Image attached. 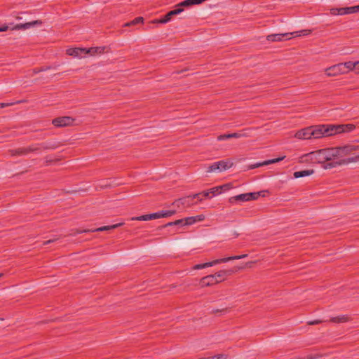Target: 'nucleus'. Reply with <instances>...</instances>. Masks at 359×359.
<instances>
[{
  "label": "nucleus",
  "instance_id": "obj_1",
  "mask_svg": "<svg viewBox=\"0 0 359 359\" xmlns=\"http://www.w3.org/2000/svg\"><path fill=\"white\" fill-rule=\"evenodd\" d=\"M355 129L352 124H319L299 128L294 137L298 140H310L335 136Z\"/></svg>",
  "mask_w": 359,
  "mask_h": 359
},
{
  "label": "nucleus",
  "instance_id": "obj_2",
  "mask_svg": "<svg viewBox=\"0 0 359 359\" xmlns=\"http://www.w3.org/2000/svg\"><path fill=\"white\" fill-rule=\"evenodd\" d=\"M359 150V145L354 144H344L332 147V166L346 165L354 163L353 155Z\"/></svg>",
  "mask_w": 359,
  "mask_h": 359
},
{
  "label": "nucleus",
  "instance_id": "obj_3",
  "mask_svg": "<svg viewBox=\"0 0 359 359\" xmlns=\"http://www.w3.org/2000/svg\"><path fill=\"white\" fill-rule=\"evenodd\" d=\"M233 189V184L231 182L226 183L222 185L216 186L212 187L208 190H205L201 193L196 194L191 196L194 199H197L199 201L203 200V198H210L222 194L231 189Z\"/></svg>",
  "mask_w": 359,
  "mask_h": 359
},
{
  "label": "nucleus",
  "instance_id": "obj_4",
  "mask_svg": "<svg viewBox=\"0 0 359 359\" xmlns=\"http://www.w3.org/2000/svg\"><path fill=\"white\" fill-rule=\"evenodd\" d=\"M234 165V161L232 158L213 162L205 167V172L208 174L214 172H222L231 169Z\"/></svg>",
  "mask_w": 359,
  "mask_h": 359
},
{
  "label": "nucleus",
  "instance_id": "obj_5",
  "mask_svg": "<svg viewBox=\"0 0 359 359\" xmlns=\"http://www.w3.org/2000/svg\"><path fill=\"white\" fill-rule=\"evenodd\" d=\"M311 29H304L299 32L283 34H271L266 36V40L269 42H280L284 39H290L292 37L304 36L311 34Z\"/></svg>",
  "mask_w": 359,
  "mask_h": 359
},
{
  "label": "nucleus",
  "instance_id": "obj_6",
  "mask_svg": "<svg viewBox=\"0 0 359 359\" xmlns=\"http://www.w3.org/2000/svg\"><path fill=\"white\" fill-rule=\"evenodd\" d=\"M318 154L319 164L325 169L334 168L332 166V147L317 149Z\"/></svg>",
  "mask_w": 359,
  "mask_h": 359
},
{
  "label": "nucleus",
  "instance_id": "obj_7",
  "mask_svg": "<svg viewBox=\"0 0 359 359\" xmlns=\"http://www.w3.org/2000/svg\"><path fill=\"white\" fill-rule=\"evenodd\" d=\"M205 219V216L203 214H200L196 216H191L180 219H177L174 222L168 223L166 226H180L182 228H186L187 226L194 225L197 222H203Z\"/></svg>",
  "mask_w": 359,
  "mask_h": 359
},
{
  "label": "nucleus",
  "instance_id": "obj_8",
  "mask_svg": "<svg viewBox=\"0 0 359 359\" xmlns=\"http://www.w3.org/2000/svg\"><path fill=\"white\" fill-rule=\"evenodd\" d=\"M269 195V191L263 190L258 192L245 193L235 196L231 198L232 202H248L257 200L259 198L266 197Z\"/></svg>",
  "mask_w": 359,
  "mask_h": 359
},
{
  "label": "nucleus",
  "instance_id": "obj_9",
  "mask_svg": "<svg viewBox=\"0 0 359 359\" xmlns=\"http://www.w3.org/2000/svg\"><path fill=\"white\" fill-rule=\"evenodd\" d=\"M247 256L248 255L246 254H243V255H237V256H232V257H228L222 258V259H214L211 262L196 264V265L193 266L192 269L194 271L200 270V269H205L208 267H211V266H213L215 265H217V264H219L221 263L227 262H229L231 260L244 259V258L247 257Z\"/></svg>",
  "mask_w": 359,
  "mask_h": 359
},
{
  "label": "nucleus",
  "instance_id": "obj_10",
  "mask_svg": "<svg viewBox=\"0 0 359 359\" xmlns=\"http://www.w3.org/2000/svg\"><path fill=\"white\" fill-rule=\"evenodd\" d=\"M323 72L328 78H333L346 74L348 73L346 67V62L327 67L324 69Z\"/></svg>",
  "mask_w": 359,
  "mask_h": 359
},
{
  "label": "nucleus",
  "instance_id": "obj_11",
  "mask_svg": "<svg viewBox=\"0 0 359 359\" xmlns=\"http://www.w3.org/2000/svg\"><path fill=\"white\" fill-rule=\"evenodd\" d=\"M176 213L175 210H163L158 212H155L152 214L144 215L142 216L133 217V220L137 221H149L154 220L160 218H166L170 217L174 215Z\"/></svg>",
  "mask_w": 359,
  "mask_h": 359
},
{
  "label": "nucleus",
  "instance_id": "obj_12",
  "mask_svg": "<svg viewBox=\"0 0 359 359\" xmlns=\"http://www.w3.org/2000/svg\"><path fill=\"white\" fill-rule=\"evenodd\" d=\"M359 13V5L349 7H332L330 14L332 16L346 15Z\"/></svg>",
  "mask_w": 359,
  "mask_h": 359
},
{
  "label": "nucleus",
  "instance_id": "obj_13",
  "mask_svg": "<svg viewBox=\"0 0 359 359\" xmlns=\"http://www.w3.org/2000/svg\"><path fill=\"white\" fill-rule=\"evenodd\" d=\"M298 163L300 164H319L318 151H312L298 157Z\"/></svg>",
  "mask_w": 359,
  "mask_h": 359
},
{
  "label": "nucleus",
  "instance_id": "obj_14",
  "mask_svg": "<svg viewBox=\"0 0 359 359\" xmlns=\"http://www.w3.org/2000/svg\"><path fill=\"white\" fill-rule=\"evenodd\" d=\"M41 25V22L40 20H34L26 23L17 24L13 28H11V30L27 29ZM8 29H10V28L7 25L0 26V32H6Z\"/></svg>",
  "mask_w": 359,
  "mask_h": 359
},
{
  "label": "nucleus",
  "instance_id": "obj_15",
  "mask_svg": "<svg viewBox=\"0 0 359 359\" xmlns=\"http://www.w3.org/2000/svg\"><path fill=\"white\" fill-rule=\"evenodd\" d=\"M76 119L72 116H61L54 118L52 123L57 127H65L74 126Z\"/></svg>",
  "mask_w": 359,
  "mask_h": 359
},
{
  "label": "nucleus",
  "instance_id": "obj_16",
  "mask_svg": "<svg viewBox=\"0 0 359 359\" xmlns=\"http://www.w3.org/2000/svg\"><path fill=\"white\" fill-rule=\"evenodd\" d=\"M65 53L69 56L81 58L85 57V48L70 47L66 49Z\"/></svg>",
  "mask_w": 359,
  "mask_h": 359
},
{
  "label": "nucleus",
  "instance_id": "obj_17",
  "mask_svg": "<svg viewBox=\"0 0 359 359\" xmlns=\"http://www.w3.org/2000/svg\"><path fill=\"white\" fill-rule=\"evenodd\" d=\"M106 52V48L104 46H95L90 48H85V56H96L102 55Z\"/></svg>",
  "mask_w": 359,
  "mask_h": 359
},
{
  "label": "nucleus",
  "instance_id": "obj_18",
  "mask_svg": "<svg viewBox=\"0 0 359 359\" xmlns=\"http://www.w3.org/2000/svg\"><path fill=\"white\" fill-rule=\"evenodd\" d=\"M346 67L347 72H355L359 73V60L356 61H346Z\"/></svg>",
  "mask_w": 359,
  "mask_h": 359
},
{
  "label": "nucleus",
  "instance_id": "obj_19",
  "mask_svg": "<svg viewBox=\"0 0 359 359\" xmlns=\"http://www.w3.org/2000/svg\"><path fill=\"white\" fill-rule=\"evenodd\" d=\"M200 284L203 287H206L215 285L217 283L212 275H208L201 279Z\"/></svg>",
  "mask_w": 359,
  "mask_h": 359
},
{
  "label": "nucleus",
  "instance_id": "obj_20",
  "mask_svg": "<svg viewBox=\"0 0 359 359\" xmlns=\"http://www.w3.org/2000/svg\"><path fill=\"white\" fill-rule=\"evenodd\" d=\"M313 174V170H304L301 171H296L293 173L294 178L298 179L301 177H306Z\"/></svg>",
  "mask_w": 359,
  "mask_h": 359
},
{
  "label": "nucleus",
  "instance_id": "obj_21",
  "mask_svg": "<svg viewBox=\"0 0 359 359\" xmlns=\"http://www.w3.org/2000/svg\"><path fill=\"white\" fill-rule=\"evenodd\" d=\"M173 16V14L172 13L171 11L167 13L165 15H164L161 19H156L153 20L152 23H158V24H165L168 22H170L172 19V17Z\"/></svg>",
  "mask_w": 359,
  "mask_h": 359
},
{
  "label": "nucleus",
  "instance_id": "obj_22",
  "mask_svg": "<svg viewBox=\"0 0 359 359\" xmlns=\"http://www.w3.org/2000/svg\"><path fill=\"white\" fill-rule=\"evenodd\" d=\"M285 158V156H283L281 157H278L276 158L267 160L262 163H258L257 165H255L254 168H257L259 166H264V165H268L273 164V163H278V162L283 161Z\"/></svg>",
  "mask_w": 359,
  "mask_h": 359
},
{
  "label": "nucleus",
  "instance_id": "obj_23",
  "mask_svg": "<svg viewBox=\"0 0 359 359\" xmlns=\"http://www.w3.org/2000/svg\"><path fill=\"white\" fill-rule=\"evenodd\" d=\"M332 322L336 323H345L351 320V318L348 315H341L332 318Z\"/></svg>",
  "mask_w": 359,
  "mask_h": 359
},
{
  "label": "nucleus",
  "instance_id": "obj_24",
  "mask_svg": "<svg viewBox=\"0 0 359 359\" xmlns=\"http://www.w3.org/2000/svg\"><path fill=\"white\" fill-rule=\"evenodd\" d=\"M213 277L215 278L216 283H220L225 279L226 276V271L224 270L219 271L215 274H212Z\"/></svg>",
  "mask_w": 359,
  "mask_h": 359
},
{
  "label": "nucleus",
  "instance_id": "obj_25",
  "mask_svg": "<svg viewBox=\"0 0 359 359\" xmlns=\"http://www.w3.org/2000/svg\"><path fill=\"white\" fill-rule=\"evenodd\" d=\"M144 20L142 17H137V18H135L134 20H133L132 21L129 22H127L125 26L126 27H128V26H134V25H138V24H144Z\"/></svg>",
  "mask_w": 359,
  "mask_h": 359
},
{
  "label": "nucleus",
  "instance_id": "obj_26",
  "mask_svg": "<svg viewBox=\"0 0 359 359\" xmlns=\"http://www.w3.org/2000/svg\"><path fill=\"white\" fill-rule=\"evenodd\" d=\"M121 225H122V224H114V225H111V226H104L97 229L96 231H109L111 229H116Z\"/></svg>",
  "mask_w": 359,
  "mask_h": 359
},
{
  "label": "nucleus",
  "instance_id": "obj_27",
  "mask_svg": "<svg viewBox=\"0 0 359 359\" xmlns=\"http://www.w3.org/2000/svg\"><path fill=\"white\" fill-rule=\"evenodd\" d=\"M256 264L255 261H250L245 263L243 268H252Z\"/></svg>",
  "mask_w": 359,
  "mask_h": 359
},
{
  "label": "nucleus",
  "instance_id": "obj_28",
  "mask_svg": "<svg viewBox=\"0 0 359 359\" xmlns=\"http://www.w3.org/2000/svg\"><path fill=\"white\" fill-rule=\"evenodd\" d=\"M353 158H354V163L357 162V161H359V154L358 155L354 154L353 155Z\"/></svg>",
  "mask_w": 359,
  "mask_h": 359
},
{
  "label": "nucleus",
  "instance_id": "obj_29",
  "mask_svg": "<svg viewBox=\"0 0 359 359\" xmlns=\"http://www.w3.org/2000/svg\"><path fill=\"white\" fill-rule=\"evenodd\" d=\"M3 276H4V274L0 273V278H2Z\"/></svg>",
  "mask_w": 359,
  "mask_h": 359
}]
</instances>
